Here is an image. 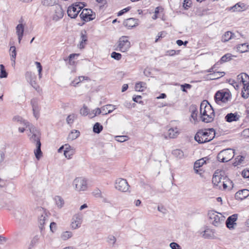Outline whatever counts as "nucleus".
I'll return each mask as SVG.
<instances>
[{"label":"nucleus","instance_id":"f257e3e1","mask_svg":"<svg viewBox=\"0 0 249 249\" xmlns=\"http://www.w3.org/2000/svg\"><path fill=\"white\" fill-rule=\"evenodd\" d=\"M215 136V131L213 128L199 130L195 136V140L199 143L210 142Z\"/></svg>","mask_w":249,"mask_h":249},{"label":"nucleus","instance_id":"f03ea898","mask_svg":"<svg viewBox=\"0 0 249 249\" xmlns=\"http://www.w3.org/2000/svg\"><path fill=\"white\" fill-rule=\"evenodd\" d=\"M32 133L33 135L30 138V140L32 142H36V149L34 150V153L36 159L39 160L42 156V152L41 150L40 134L36 130L35 132L34 131Z\"/></svg>","mask_w":249,"mask_h":249},{"label":"nucleus","instance_id":"7ed1b4c3","mask_svg":"<svg viewBox=\"0 0 249 249\" xmlns=\"http://www.w3.org/2000/svg\"><path fill=\"white\" fill-rule=\"evenodd\" d=\"M234 156V150L227 148L221 151L217 156V160L221 162H226L231 160Z\"/></svg>","mask_w":249,"mask_h":249},{"label":"nucleus","instance_id":"20e7f679","mask_svg":"<svg viewBox=\"0 0 249 249\" xmlns=\"http://www.w3.org/2000/svg\"><path fill=\"white\" fill-rule=\"evenodd\" d=\"M116 109L115 106L112 105H107L104 106L101 108H96V109L93 110L92 114H93V116H91V113L89 115L90 116V118H92L101 113H102L103 115H107V114H109L111 113L114 109Z\"/></svg>","mask_w":249,"mask_h":249},{"label":"nucleus","instance_id":"39448f33","mask_svg":"<svg viewBox=\"0 0 249 249\" xmlns=\"http://www.w3.org/2000/svg\"><path fill=\"white\" fill-rule=\"evenodd\" d=\"M200 115L206 116L207 114L215 115L214 111L212 106L207 101H203L200 105Z\"/></svg>","mask_w":249,"mask_h":249},{"label":"nucleus","instance_id":"423d86ee","mask_svg":"<svg viewBox=\"0 0 249 249\" xmlns=\"http://www.w3.org/2000/svg\"><path fill=\"white\" fill-rule=\"evenodd\" d=\"M130 42L128 40V36H122L118 41V48L119 49H115L119 50L122 52H125L128 50L130 47Z\"/></svg>","mask_w":249,"mask_h":249},{"label":"nucleus","instance_id":"0eeeda50","mask_svg":"<svg viewBox=\"0 0 249 249\" xmlns=\"http://www.w3.org/2000/svg\"><path fill=\"white\" fill-rule=\"evenodd\" d=\"M231 97V94L229 91L218 90L214 95V99L216 103L218 102L226 103L229 100Z\"/></svg>","mask_w":249,"mask_h":249},{"label":"nucleus","instance_id":"6e6552de","mask_svg":"<svg viewBox=\"0 0 249 249\" xmlns=\"http://www.w3.org/2000/svg\"><path fill=\"white\" fill-rule=\"evenodd\" d=\"M81 19L88 22L95 18L96 14L90 9H84L80 14Z\"/></svg>","mask_w":249,"mask_h":249},{"label":"nucleus","instance_id":"1a4fd4ad","mask_svg":"<svg viewBox=\"0 0 249 249\" xmlns=\"http://www.w3.org/2000/svg\"><path fill=\"white\" fill-rule=\"evenodd\" d=\"M130 186L125 179L119 178L116 180L115 188L122 192L128 191Z\"/></svg>","mask_w":249,"mask_h":249},{"label":"nucleus","instance_id":"9d476101","mask_svg":"<svg viewBox=\"0 0 249 249\" xmlns=\"http://www.w3.org/2000/svg\"><path fill=\"white\" fill-rule=\"evenodd\" d=\"M73 185L78 191H85L87 188L86 180L82 178H76L73 181Z\"/></svg>","mask_w":249,"mask_h":249},{"label":"nucleus","instance_id":"9b49d317","mask_svg":"<svg viewBox=\"0 0 249 249\" xmlns=\"http://www.w3.org/2000/svg\"><path fill=\"white\" fill-rule=\"evenodd\" d=\"M26 80L32 87L37 90L39 89V86L36 83V77L35 73L31 71H27L25 74Z\"/></svg>","mask_w":249,"mask_h":249},{"label":"nucleus","instance_id":"f8f14e48","mask_svg":"<svg viewBox=\"0 0 249 249\" xmlns=\"http://www.w3.org/2000/svg\"><path fill=\"white\" fill-rule=\"evenodd\" d=\"M238 214H233L228 217L226 221V227L230 230L234 229V226L236 225V221L237 220Z\"/></svg>","mask_w":249,"mask_h":249},{"label":"nucleus","instance_id":"ddd939ff","mask_svg":"<svg viewBox=\"0 0 249 249\" xmlns=\"http://www.w3.org/2000/svg\"><path fill=\"white\" fill-rule=\"evenodd\" d=\"M54 14L53 16V20L57 21L63 17L64 12L61 6L56 4L54 6Z\"/></svg>","mask_w":249,"mask_h":249},{"label":"nucleus","instance_id":"4468645a","mask_svg":"<svg viewBox=\"0 0 249 249\" xmlns=\"http://www.w3.org/2000/svg\"><path fill=\"white\" fill-rule=\"evenodd\" d=\"M79 12V10L76 6H75L74 3L70 6L67 10L68 15L71 18H75Z\"/></svg>","mask_w":249,"mask_h":249},{"label":"nucleus","instance_id":"2eb2a0df","mask_svg":"<svg viewBox=\"0 0 249 249\" xmlns=\"http://www.w3.org/2000/svg\"><path fill=\"white\" fill-rule=\"evenodd\" d=\"M31 104L32 107L34 116L36 119H38L39 116V110L40 108L38 105L37 99H32L31 101Z\"/></svg>","mask_w":249,"mask_h":249},{"label":"nucleus","instance_id":"dca6fc26","mask_svg":"<svg viewBox=\"0 0 249 249\" xmlns=\"http://www.w3.org/2000/svg\"><path fill=\"white\" fill-rule=\"evenodd\" d=\"M241 116L238 112L229 113L225 117V120L228 123L237 122L239 121Z\"/></svg>","mask_w":249,"mask_h":249},{"label":"nucleus","instance_id":"f3484780","mask_svg":"<svg viewBox=\"0 0 249 249\" xmlns=\"http://www.w3.org/2000/svg\"><path fill=\"white\" fill-rule=\"evenodd\" d=\"M249 196V190L242 189L237 192L235 194V198L238 200H242L246 198Z\"/></svg>","mask_w":249,"mask_h":249},{"label":"nucleus","instance_id":"a211bd4d","mask_svg":"<svg viewBox=\"0 0 249 249\" xmlns=\"http://www.w3.org/2000/svg\"><path fill=\"white\" fill-rule=\"evenodd\" d=\"M222 173H224L222 171H218L216 170L213 175L212 178V183L215 186H217L218 183L221 182L223 176Z\"/></svg>","mask_w":249,"mask_h":249},{"label":"nucleus","instance_id":"6ab92c4d","mask_svg":"<svg viewBox=\"0 0 249 249\" xmlns=\"http://www.w3.org/2000/svg\"><path fill=\"white\" fill-rule=\"evenodd\" d=\"M138 19L135 18H129L123 22V25L128 28H131L138 25Z\"/></svg>","mask_w":249,"mask_h":249},{"label":"nucleus","instance_id":"aec40b11","mask_svg":"<svg viewBox=\"0 0 249 249\" xmlns=\"http://www.w3.org/2000/svg\"><path fill=\"white\" fill-rule=\"evenodd\" d=\"M16 33L18 36V43L20 44L23 36L24 32V26L22 24H18L16 28Z\"/></svg>","mask_w":249,"mask_h":249},{"label":"nucleus","instance_id":"412c9836","mask_svg":"<svg viewBox=\"0 0 249 249\" xmlns=\"http://www.w3.org/2000/svg\"><path fill=\"white\" fill-rule=\"evenodd\" d=\"M82 219L80 215H75L72 218L71 227L73 229H76L80 226Z\"/></svg>","mask_w":249,"mask_h":249},{"label":"nucleus","instance_id":"4be33fe9","mask_svg":"<svg viewBox=\"0 0 249 249\" xmlns=\"http://www.w3.org/2000/svg\"><path fill=\"white\" fill-rule=\"evenodd\" d=\"M204 159H208V157H206L203 158L201 159H199V160H196L195 162L194 166V169L196 173L199 174V170H198L197 168H200L203 164H206V160H204Z\"/></svg>","mask_w":249,"mask_h":249},{"label":"nucleus","instance_id":"5701e85b","mask_svg":"<svg viewBox=\"0 0 249 249\" xmlns=\"http://www.w3.org/2000/svg\"><path fill=\"white\" fill-rule=\"evenodd\" d=\"M243 85L244 86L241 91V96L244 99H247L249 96V81Z\"/></svg>","mask_w":249,"mask_h":249},{"label":"nucleus","instance_id":"b1692460","mask_svg":"<svg viewBox=\"0 0 249 249\" xmlns=\"http://www.w3.org/2000/svg\"><path fill=\"white\" fill-rule=\"evenodd\" d=\"M189 110L191 112V117L196 122L197 121V108L195 105H192L190 107Z\"/></svg>","mask_w":249,"mask_h":249},{"label":"nucleus","instance_id":"393cba45","mask_svg":"<svg viewBox=\"0 0 249 249\" xmlns=\"http://www.w3.org/2000/svg\"><path fill=\"white\" fill-rule=\"evenodd\" d=\"M215 115L207 114L206 116L200 115V120L204 123H209L212 122L214 118Z\"/></svg>","mask_w":249,"mask_h":249},{"label":"nucleus","instance_id":"a878e982","mask_svg":"<svg viewBox=\"0 0 249 249\" xmlns=\"http://www.w3.org/2000/svg\"><path fill=\"white\" fill-rule=\"evenodd\" d=\"M225 74L224 72L213 71V72L208 75L209 78L211 80H214L219 78Z\"/></svg>","mask_w":249,"mask_h":249},{"label":"nucleus","instance_id":"bb28decb","mask_svg":"<svg viewBox=\"0 0 249 249\" xmlns=\"http://www.w3.org/2000/svg\"><path fill=\"white\" fill-rule=\"evenodd\" d=\"M54 200L58 208H61L63 206L64 200L61 196H56L54 197Z\"/></svg>","mask_w":249,"mask_h":249},{"label":"nucleus","instance_id":"cd10ccee","mask_svg":"<svg viewBox=\"0 0 249 249\" xmlns=\"http://www.w3.org/2000/svg\"><path fill=\"white\" fill-rule=\"evenodd\" d=\"M80 135V132L78 130H74L69 134L68 139L72 141L77 138Z\"/></svg>","mask_w":249,"mask_h":249},{"label":"nucleus","instance_id":"c85d7f7f","mask_svg":"<svg viewBox=\"0 0 249 249\" xmlns=\"http://www.w3.org/2000/svg\"><path fill=\"white\" fill-rule=\"evenodd\" d=\"M103 129V126L100 123L97 122L93 126V132L96 134H99Z\"/></svg>","mask_w":249,"mask_h":249},{"label":"nucleus","instance_id":"c756f323","mask_svg":"<svg viewBox=\"0 0 249 249\" xmlns=\"http://www.w3.org/2000/svg\"><path fill=\"white\" fill-rule=\"evenodd\" d=\"M237 51L241 53L246 52L248 51L249 45H248L247 43L239 44L237 47Z\"/></svg>","mask_w":249,"mask_h":249},{"label":"nucleus","instance_id":"7c9ffc66","mask_svg":"<svg viewBox=\"0 0 249 249\" xmlns=\"http://www.w3.org/2000/svg\"><path fill=\"white\" fill-rule=\"evenodd\" d=\"M224 219L222 216L220 217L217 215L215 217L211 220V222L214 226H218L221 224V222Z\"/></svg>","mask_w":249,"mask_h":249},{"label":"nucleus","instance_id":"2f4dec72","mask_svg":"<svg viewBox=\"0 0 249 249\" xmlns=\"http://www.w3.org/2000/svg\"><path fill=\"white\" fill-rule=\"evenodd\" d=\"M172 154L178 159H182L184 157L183 152L180 149H175L172 151Z\"/></svg>","mask_w":249,"mask_h":249},{"label":"nucleus","instance_id":"473e14b6","mask_svg":"<svg viewBox=\"0 0 249 249\" xmlns=\"http://www.w3.org/2000/svg\"><path fill=\"white\" fill-rule=\"evenodd\" d=\"M245 6V5L244 3L238 2L232 7H231V9L233 11H240Z\"/></svg>","mask_w":249,"mask_h":249},{"label":"nucleus","instance_id":"72a5a7b5","mask_svg":"<svg viewBox=\"0 0 249 249\" xmlns=\"http://www.w3.org/2000/svg\"><path fill=\"white\" fill-rule=\"evenodd\" d=\"M146 84L143 82L137 83L135 85V89L136 90L139 91H143V88H145Z\"/></svg>","mask_w":249,"mask_h":249},{"label":"nucleus","instance_id":"f704fd0d","mask_svg":"<svg viewBox=\"0 0 249 249\" xmlns=\"http://www.w3.org/2000/svg\"><path fill=\"white\" fill-rule=\"evenodd\" d=\"M231 39V32L227 31L222 36L221 41L223 42L228 41Z\"/></svg>","mask_w":249,"mask_h":249},{"label":"nucleus","instance_id":"c9c22d12","mask_svg":"<svg viewBox=\"0 0 249 249\" xmlns=\"http://www.w3.org/2000/svg\"><path fill=\"white\" fill-rule=\"evenodd\" d=\"M10 52L11 53V60L14 63L17 55V52L16 47L14 46H11L10 49Z\"/></svg>","mask_w":249,"mask_h":249},{"label":"nucleus","instance_id":"e433bc0d","mask_svg":"<svg viewBox=\"0 0 249 249\" xmlns=\"http://www.w3.org/2000/svg\"><path fill=\"white\" fill-rule=\"evenodd\" d=\"M233 56L231 53H227L224 55L220 59L219 62L220 63H223L227 62L231 59V57Z\"/></svg>","mask_w":249,"mask_h":249},{"label":"nucleus","instance_id":"4c0bfd02","mask_svg":"<svg viewBox=\"0 0 249 249\" xmlns=\"http://www.w3.org/2000/svg\"><path fill=\"white\" fill-rule=\"evenodd\" d=\"M237 78L238 79L240 80V81L243 84H244L246 81V79H248L249 80V76L245 73H242L237 76Z\"/></svg>","mask_w":249,"mask_h":249},{"label":"nucleus","instance_id":"58836bf2","mask_svg":"<svg viewBox=\"0 0 249 249\" xmlns=\"http://www.w3.org/2000/svg\"><path fill=\"white\" fill-rule=\"evenodd\" d=\"M0 78H6L8 76V73L6 72L3 65L0 64Z\"/></svg>","mask_w":249,"mask_h":249},{"label":"nucleus","instance_id":"ea45409f","mask_svg":"<svg viewBox=\"0 0 249 249\" xmlns=\"http://www.w3.org/2000/svg\"><path fill=\"white\" fill-rule=\"evenodd\" d=\"M72 235V233L71 231H66L63 232L61 234V238L64 240H66L71 238Z\"/></svg>","mask_w":249,"mask_h":249},{"label":"nucleus","instance_id":"a19ab883","mask_svg":"<svg viewBox=\"0 0 249 249\" xmlns=\"http://www.w3.org/2000/svg\"><path fill=\"white\" fill-rule=\"evenodd\" d=\"M46 220V217L43 215H41V216L39 218V228L42 231L43 229L44 225L45 224Z\"/></svg>","mask_w":249,"mask_h":249},{"label":"nucleus","instance_id":"79ce46f5","mask_svg":"<svg viewBox=\"0 0 249 249\" xmlns=\"http://www.w3.org/2000/svg\"><path fill=\"white\" fill-rule=\"evenodd\" d=\"M89 78L88 77H85V76H79L78 78V79L77 78H75L73 81H72L71 83V85H73L74 86V84H78L80 82L82 81H83L85 79H88Z\"/></svg>","mask_w":249,"mask_h":249},{"label":"nucleus","instance_id":"37998d69","mask_svg":"<svg viewBox=\"0 0 249 249\" xmlns=\"http://www.w3.org/2000/svg\"><path fill=\"white\" fill-rule=\"evenodd\" d=\"M111 57L117 60H120L122 58V54L116 52H113L111 53Z\"/></svg>","mask_w":249,"mask_h":249},{"label":"nucleus","instance_id":"c03bdc74","mask_svg":"<svg viewBox=\"0 0 249 249\" xmlns=\"http://www.w3.org/2000/svg\"><path fill=\"white\" fill-rule=\"evenodd\" d=\"M192 4L191 0H184L183 2V7L185 10H188Z\"/></svg>","mask_w":249,"mask_h":249},{"label":"nucleus","instance_id":"a18cd8bd","mask_svg":"<svg viewBox=\"0 0 249 249\" xmlns=\"http://www.w3.org/2000/svg\"><path fill=\"white\" fill-rule=\"evenodd\" d=\"M75 6L80 11L83 9V7L86 6V4L84 2H76L74 3Z\"/></svg>","mask_w":249,"mask_h":249},{"label":"nucleus","instance_id":"49530a36","mask_svg":"<svg viewBox=\"0 0 249 249\" xmlns=\"http://www.w3.org/2000/svg\"><path fill=\"white\" fill-rule=\"evenodd\" d=\"M217 215V213L213 211H210L208 213V216L211 220H213Z\"/></svg>","mask_w":249,"mask_h":249},{"label":"nucleus","instance_id":"de8ad7c7","mask_svg":"<svg viewBox=\"0 0 249 249\" xmlns=\"http://www.w3.org/2000/svg\"><path fill=\"white\" fill-rule=\"evenodd\" d=\"M181 89L183 92H187V89H190L192 86L189 84H184L180 85Z\"/></svg>","mask_w":249,"mask_h":249},{"label":"nucleus","instance_id":"09e8293b","mask_svg":"<svg viewBox=\"0 0 249 249\" xmlns=\"http://www.w3.org/2000/svg\"><path fill=\"white\" fill-rule=\"evenodd\" d=\"M116 241V239L113 235H109L107 237V242L114 245Z\"/></svg>","mask_w":249,"mask_h":249},{"label":"nucleus","instance_id":"8fccbe9b","mask_svg":"<svg viewBox=\"0 0 249 249\" xmlns=\"http://www.w3.org/2000/svg\"><path fill=\"white\" fill-rule=\"evenodd\" d=\"M89 113V109L87 107L84 106L80 109V114L83 116H87Z\"/></svg>","mask_w":249,"mask_h":249},{"label":"nucleus","instance_id":"3c124183","mask_svg":"<svg viewBox=\"0 0 249 249\" xmlns=\"http://www.w3.org/2000/svg\"><path fill=\"white\" fill-rule=\"evenodd\" d=\"M131 9V7L130 6H128L121 10H120L118 13H117V16H122L123 15H124V14L127 13V12H128Z\"/></svg>","mask_w":249,"mask_h":249},{"label":"nucleus","instance_id":"603ef678","mask_svg":"<svg viewBox=\"0 0 249 249\" xmlns=\"http://www.w3.org/2000/svg\"><path fill=\"white\" fill-rule=\"evenodd\" d=\"M228 82L235 89L237 90L239 89L238 84L235 80L232 79H230L228 80Z\"/></svg>","mask_w":249,"mask_h":249},{"label":"nucleus","instance_id":"864d4df0","mask_svg":"<svg viewBox=\"0 0 249 249\" xmlns=\"http://www.w3.org/2000/svg\"><path fill=\"white\" fill-rule=\"evenodd\" d=\"M127 136H117L116 137V140L119 142H124L127 140Z\"/></svg>","mask_w":249,"mask_h":249},{"label":"nucleus","instance_id":"5fc2aeb1","mask_svg":"<svg viewBox=\"0 0 249 249\" xmlns=\"http://www.w3.org/2000/svg\"><path fill=\"white\" fill-rule=\"evenodd\" d=\"M81 38L82 39L80 43V46H82L83 47L82 44L86 43L88 40V37L86 35L84 34L83 33H81Z\"/></svg>","mask_w":249,"mask_h":249},{"label":"nucleus","instance_id":"6e6d98bb","mask_svg":"<svg viewBox=\"0 0 249 249\" xmlns=\"http://www.w3.org/2000/svg\"><path fill=\"white\" fill-rule=\"evenodd\" d=\"M38 237L37 236H35L33 239L31 240L30 247L29 249H31L32 247H33L38 241Z\"/></svg>","mask_w":249,"mask_h":249},{"label":"nucleus","instance_id":"4d7b16f0","mask_svg":"<svg viewBox=\"0 0 249 249\" xmlns=\"http://www.w3.org/2000/svg\"><path fill=\"white\" fill-rule=\"evenodd\" d=\"M168 136L170 138H174L177 136V132L174 133V130L170 128L168 130Z\"/></svg>","mask_w":249,"mask_h":249},{"label":"nucleus","instance_id":"13d9d810","mask_svg":"<svg viewBox=\"0 0 249 249\" xmlns=\"http://www.w3.org/2000/svg\"><path fill=\"white\" fill-rule=\"evenodd\" d=\"M244 159L245 157L243 156H238L236 158V161H235L234 164H236V165L240 164L244 160Z\"/></svg>","mask_w":249,"mask_h":249},{"label":"nucleus","instance_id":"bf43d9fd","mask_svg":"<svg viewBox=\"0 0 249 249\" xmlns=\"http://www.w3.org/2000/svg\"><path fill=\"white\" fill-rule=\"evenodd\" d=\"M64 147H65V150H64V155H66L69 152H70V151L74 150L73 149V148L70 145H69L68 144H65Z\"/></svg>","mask_w":249,"mask_h":249},{"label":"nucleus","instance_id":"052dcab7","mask_svg":"<svg viewBox=\"0 0 249 249\" xmlns=\"http://www.w3.org/2000/svg\"><path fill=\"white\" fill-rule=\"evenodd\" d=\"M170 247L172 249H181V247L176 242H172L170 244Z\"/></svg>","mask_w":249,"mask_h":249},{"label":"nucleus","instance_id":"680f3d73","mask_svg":"<svg viewBox=\"0 0 249 249\" xmlns=\"http://www.w3.org/2000/svg\"><path fill=\"white\" fill-rule=\"evenodd\" d=\"M74 114H71V115H69L67 118V123L69 124H71L73 123V121H74Z\"/></svg>","mask_w":249,"mask_h":249},{"label":"nucleus","instance_id":"e2e57ef3","mask_svg":"<svg viewBox=\"0 0 249 249\" xmlns=\"http://www.w3.org/2000/svg\"><path fill=\"white\" fill-rule=\"evenodd\" d=\"M166 33L164 31L160 32L155 39V42H157L160 38L163 37L165 36Z\"/></svg>","mask_w":249,"mask_h":249},{"label":"nucleus","instance_id":"0e129e2a","mask_svg":"<svg viewBox=\"0 0 249 249\" xmlns=\"http://www.w3.org/2000/svg\"><path fill=\"white\" fill-rule=\"evenodd\" d=\"M50 230L53 232H54L56 230V224L55 222H52L51 223L50 225Z\"/></svg>","mask_w":249,"mask_h":249},{"label":"nucleus","instance_id":"69168bd1","mask_svg":"<svg viewBox=\"0 0 249 249\" xmlns=\"http://www.w3.org/2000/svg\"><path fill=\"white\" fill-rule=\"evenodd\" d=\"M158 210L163 214H166L167 211V210L162 206H158Z\"/></svg>","mask_w":249,"mask_h":249},{"label":"nucleus","instance_id":"338daca9","mask_svg":"<svg viewBox=\"0 0 249 249\" xmlns=\"http://www.w3.org/2000/svg\"><path fill=\"white\" fill-rule=\"evenodd\" d=\"M242 176L244 178H249V170H244L242 172Z\"/></svg>","mask_w":249,"mask_h":249},{"label":"nucleus","instance_id":"774afa93","mask_svg":"<svg viewBox=\"0 0 249 249\" xmlns=\"http://www.w3.org/2000/svg\"><path fill=\"white\" fill-rule=\"evenodd\" d=\"M142 98L141 95H135L133 97V101L136 103H140L141 102L139 101V100Z\"/></svg>","mask_w":249,"mask_h":249}]
</instances>
